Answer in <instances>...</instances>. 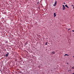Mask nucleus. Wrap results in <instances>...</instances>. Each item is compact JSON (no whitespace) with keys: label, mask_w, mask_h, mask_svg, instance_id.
Instances as JSON below:
<instances>
[{"label":"nucleus","mask_w":74,"mask_h":74,"mask_svg":"<svg viewBox=\"0 0 74 74\" xmlns=\"http://www.w3.org/2000/svg\"><path fill=\"white\" fill-rule=\"evenodd\" d=\"M57 4V1H55L54 4L53 5L54 6H55L56 5V4Z\"/></svg>","instance_id":"obj_1"},{"label":"nucleus","mask_w":74,"mask_h":74,"mask_svg":"<svg viewBox=\"0 0 74 74\" xmlns=\"http://www.w3.org/2000/svg\"><path fill=\"white\" fill-rule=\"evenodd\" d=\"M8 55H9V53H8L7 54H6V57L8 56Z\"/></svg>","instance_id":"obj_2"},{"label":"nucleus","mask_w":74,"mask_h":74,"mask_svg":"<svg viewBox=\"0 0 74 74\" xmlns=\"http://www.w3.org/2000/svg\"><path fill=\"white\" fill-rule=\"evenodd\" d=\"M53 15H54V17H55V16H56V13H54Z\"/></svg>","instance_id":"obj_3"},{"label":"nucleus","mask_w":74,"mask_h":74,"mask_svg":"<svg viewBox=\"0 0 74 74\" xmlns=\"http://www.w3.org/2000/svg\"><path fill=\"white\" fill-rule=\"evenodd\" d=\"M66 9V7H63L62 8V10H64Z\"/></svg>","instance_id":"obj_4"},{"label":"nucleus","mask_w":74,"mask_h":74,"mask_svg":"<svg viewBox=\"0 0 74 74\" xmlns=\"http://www.w3.org/2000/svg\"><path fill=\"white\" fill-rule=\"evenodd\" d=\"M5 43L6 44H8V41L7 40H6L5 41Z\"/></svg>","instance_id":"obj_5"},{"label":"nucleus","mask_w":74,"mask_h":74,"mask_svg":"<svg viewBox=\"0 0 74 74\" xmlns=\"http://www.w3.org/2000/svg\"><path fill=\"white\" fill-rule=\"evenodd\" d=\"M65 7H67V8H69V7H68V6H67V5H65Z\"/></svg>","instance_id":"obj_6"},{"label":"nucleus","mask_w":74,"mask_h":74,"mask_svg":"<svg viewBox=\"0 0 74 74\" xmlns=\"http://www.w3.org/2000/svg\"><path fill=\"white\" fill-rule=\"evenodd\" d=\"M52 53L53 54H55V52L54 51H53L52 52Z\"/></svg>","instance_id":"obj_7"},{"label":"nucleus","mask_w":74,"mask_h":74,"mask_svg":"<svg viewBox=\"0 0 74 74\" xmlns=\"http://www.w3.org/2000/svg\"><path fill=\"white\" fill-rule=\"evenodd\" d=\"M64 56H69V55L68 54H66Z\"/></svg>","instance_id":"obj_8"},{"label":"nucleus","mask_w":74,"mask_h":74,"mask_svg":"<svg viewBox=\"0 0 74 74\" xmlns=\"http://www.w3.org/2000/svg\"><path fill=\"white\" fill-rule=\"evenodd\" d=\"M45 45H48V44H47V42H46L45 43Z\"/></svg>","instance_id":"obj_9"},{"label":"nucleus","mask_w":74,"mask_h":74,"mask_svg":"<svg viewBox=\"0 0 74 74\" xmlns=\"http://www.w3.org/2000/svg\"><path fill=\"white\" fill-rule=\"evenodd\" d=\"M72 69H74V66H73L72 67Z\"/></svg>","instance_id":"obj_10"},{"label":"nucleus","mask_w":74,"mask_h":74,"mask_svg":"<svg viewBox=\"0 0 74 74\" xmlns=\"http://www.w3.org/2000/svg\"><path fill=\"white\" fill-rule=\"evenodd\" d=\"M62 6H63V7H65V6H64V5H62Z\"/></svg>","instance_id":"obj_11"},{"label":"nucleus","mask_w":74,"mask_h":74,"mask_svg":"<svg viewBox=\"0 0 74 74\" xmlns=\"http://www.w3.org/2000/svg\"><path fill=\"white\" fill-rule=\"evenodd\" d=\"M72 7H74V5H72Z\"/></svg>","instance_id":"obj_12"},{"label":"nucleus","mask_w":74,"mask_h":74,"mask_svg":"<svg viewBox=\"0 0 74 74\" xmlns=\"http://www.w3.org/2000/svg\"><path fill=\"white\" fill-rule=\"evenodd\" d=\"M37 4H39V2H38Z\"/></svg>","instance_id":"obj_13"},{"label":"nucleus","mask_w":74,"mask_h":74,"mask_svg":"<svg viewBox=\"0 0 74 74\" xmlns=\"http://www.w3.org/2000/svg\"><path fill=\"white\" fill-rule=\"evenodd\" d=\"M64 4H66V3H64Z\"/></svg>","instance_id":"obj_14"},{"label":"nucleus","mask_w":74,"mask_h":74,"mask_svg":"<svg viewBox=\"0 0 74 74\" xmlns=\"http://www.w3.org/2000/svg\"><path fill=\"white\" fill-rule=\"evenodd\" d=\"M70 29H68V30H70Z\"/></svg>","instance_id":"obj_15"},{"label":"nucleus","mask_w":74,"mask_h":74,"mask_svg":"<svg viewBox=\"0 0 74 74\" xmlns=\"http://www.w3.org/2000/svg\"><path fill=\"white\" fill-rule=\"evenodd\" d=\"M73 9H74V6H73Z\"/></svg>","instance_id":"obj_16"},{"label":"nucleus","mask_w":74,"mask_h":74,"mask_svg":"<svg viewBox=\"0 0 74 74\" xmlns=\"http://www.w3.org/2000/svg\"><path fill=\"white\" fill-rule=\"evenodd\" d=\"M67 64H69V63H67Z\"/></svg>","instance_id":"obj_17"},{"label":"nucleus","mask_w":74,"mask_h":74,"mask_svg":"<svg viewBox=\"0 0 74 74\" xmlns=\"http://www.w3.org/2000/svg\"><path fill=\"white\" fill-rule=\"evenodd\" d=\"M73 58H74V56H73Z\"/></svg>","instance_id":"obj_18"}]
</instances>
